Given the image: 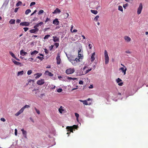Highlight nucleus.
Masks as SVG:
<instances>
[{"instance_id":"nucleus-8","label":"nucleus","mask_w":148,"mask_h":148,"mask_svg":"<svg viewBox=\"0 0 148 148\" xmlns=\"http://www.w3.org/2000/svg\"><path fill=\"white\" fill-rule=\"evenodd\" d=\"M12 62L14 63V64L17 66H21V62H18L16 61L14 59H12Z\"/></svg>"},{"instance_id":"nucleus-15","label":"nucleus","mask_w":148,"mask_h":148,"mask_svg":"<svg viewBox=\"0 0 148 148\" xmlns=\"http://www.w3.org/2000/svg\"><path fill=\"white\" fill-rule=\"evenodd\" d=\"M53 40L54 42H59V39L57 36H53Z\"/></svg>"},{"instance_id":"nucleus-21","label":"nucleus","mask_w":148,"mask_h":148,"mask_svg":"<svg viewBox=\"0 0 148 148\" xmlns=\"http://www.w3.org/2000/svg\"><path fill=\"white\" fill-rule=\"evenodd\" d=\"M38 53V52L37 51L34 50L33 51L31 52V55L32 56L34 55H36Z\"/></svg>"},{"instance_id":"nucleus-34","label":"nucleus","mask_w":148,"mask_h":148,"mask_svg":"<svg viewBox=\"0 0 148 148\" xmlns=\"http://www.w3.org/2000/svg\"><path fill=\"white\" fill-rule=\"evenodd\" d=\"M43 24V23L42 22H40L39 23L36 24V25L37 27H39V26Z\"/></svg>"},{"instance_id":"nucleus-11","label":"nucleus","mask_w":148,"mask_h":148,"mask_svg":"<svg viewBox=\"0 0 148 148\" xmlns=\"http://www.w3.org/2000/svg\"><path fill=\"white\" fill-rule=\"evenodd\" d=\"M39 31L38 29H33L30 30V32L32 33H36Z\"/></svg>"},{"instance_id":"nucleus-27","label":"nucleus","mask_w":148,"mask_h":148,"mask_svg":"<svg viewBox=\"0 0 148 148\" xmlns=\"http://www.w3.org/2000/svg\"><path fill=\"white\" fill-rule=\"evenodd\" d=\"M63 107L62 106H61L60 108L59 109V111L61 113H62V112L64 111V109H63Z\"/></svg>"},{"instance_id":"nucleus-7","label":"nucleus","mask_w":148,"mask_h":148,"mask_svg":"<svg viewBox=\"0 0 148 148\" xmlns=\"http://www.w3.org/2000/svg\"><path fill=\"white\" fill-rule=\"evenodd\" d=\"M66 55L68 60L71 62L72 60H73L75 59V58H74L73 56L70 55L68 56L66 53Z\"/></svg>"},{"instance_id":"nucleus-18","label":"nucleus","mask_w":148,"mask_h":148,"mask_svg":"<svg viewBox=\"0 0 148 148\" xmlns=\"http://www.w3.org/2000/svg\"><path fill=\"white\" fill-rule=\"evenodd\" d=\"M27 53L24 51L23 50H21L20 51V54L22 56H25L27 54Z\"/></svg>"},{"instance_id":"nucleus-58","label":"nucleus","mask_w":148,"mask_h":148,"mask_svg":"<svg viewBox=\"0 0 148 148\" xmlns=\"http://www.w3.org/2000/svg\"><path fill=\"white\" fill-rule=\"evenodd\" d=\"M79 84H83V82L82 80H80L79 82Z\"/></svg>"},{"instance_id":"nucleus-43","label":"nucleus","mask_w":148,"mask_h":148,"mask_svg":"<svg viewBox=\"0 0 148 148\" xmlns=\"http://www.w3.org/2000/svg\"><path fill=\"white\" fill-rule=\"evenodd\" d=\"M116 81L117 83H118L122 81V80L119 78H118L116 79Z\"/></svg>"},{"instance_id":"nucleus-48","label":"nucleus","mask_w":148,"mask_h":148,"mask_svg":"<svg viewBox=\"0 0 148 148\" xmlns=\"http://www.w3.org/2000/svg\"><path fill=\"white\" fill-rule=\"evenodd\" d=\"M36 3L35 2H32L30 4V6H31L34 5Z\"/></svg>"},{"instance_id":"nucleus-4","label":"nucleus","mask_w":148,"mask_h":148,"mask_svg":"<svg viewBox=\"0 0 148 148\" xmlns=\"http://www.w3.org/2000/svg\"><path fill=\"white\" fill-rule=\"evenodd\" d=\"M75 71L74 69L69 68L66 69V73L67 74H71L73 73Z\"/></svg>"},{"instance_id":"nucleus-41","label":"nucleus","mask_w":148,"mask_h":148,"mask_svg":"<svg viewBox=\"0 0 148 148\" xmlns=\"http://www.w3.org/2000/svg\"><path fill=\"white\" fill-rule=\"evenodd\" d=\"M62 91V89L61 88H59L57 90V91L58 92H61Z\"/></svg>"},{"instance_id":"nucleus-57","label":"nucleus","mask_w":148,"mask_h":148,"mask_svg":"<svg viewBox=\"0 0 148 148\" xmlns=\"http://www.w3.org/2000/svg\"><path fill=\"white\" fill-rule=\"evenodd\" d=\"M23 29L24 30V31L26 32L29 29V28L28 27H25Z\"/></svg>"},{"instance_id":"nucleus-16","label":"nucleus","mask_w":148,"mask_h":148,"mask_svg":"<svg viewBox=\"0 0 148 148\" xmlns=\"http://www.w3.org/2000/svg\"><path fill=\"white\" fill-rule=\"evenodd\" d=\"M95 52H94L92 55L91 58V61L92 62H93L95 60Z\"/></svg>"},{"instance_id":"nucleus-2","label":"nucleus","mask_w":148,"mask_h":148,"mask_svg":"<svg viewBox=\"0 0 148 148\" xmlns=\"http://www.w3.org/2000/svg\"><path fill=\"white\" fill-rule=\"evenodd\" d=\"M104 56L105 64H107L109 62V58L108 55V52L106 50L104 51Z\"/></svg>"},{"instance_id":"nucleus-28","label":"nucleus","mask_w":148,"mask_h":148,"mask_svg":"<svg viewBox=\"0 0 148 148\" xmlns=\"http://www.w3.org/2000/svg\"><path fill=\"white\" fill-rule=\"evenodd\" d=\"M15 20L14 19H12L9 21V23L10 24H14L15 23Z\"/></svg>"},{"instance_id":"nucleus-53","label":"nucleus","mask_w":148,"mask_h":148,"mask_svg":"<svg viewBox=\"0 0 148 148\" xmlns=\"http://www.w3.org/2000/svg\"><path fill=\"white\" fill-rule=\"evenodd\" d=\"M21 21V20L19 19H18L16 21V23H20Z\"/></svg>"},{"instance_id":"nucleus-23","label":"nucleus","mask_w":148,"mask_h":148,"mask_svg":"<svg viewBox=\"0 0 148 148\" xmlns=\"http://www.w3.org/2000/svg\"><path fill=\"white\" fill-rule=\"evenodd\" d=\"M63 14L64 16V18L65 19L67 18L69 16V14L66 12H64V13H63Z\"/></svg>"},{"instance_id":"nucleus-10","label":"nucleus","mask_w":148,"mask_h":148,"mask_svg":"<svg viewBox=\"0 0 148 148\" xmlns=\"http://www.w3.org/2000/svg\"><path fill=\"white\" fill-rule=\"evenodd\" d=\"M45 83L44 80L43 79L39 80L37 81V84L38 85H41Z\"/></svg>"},{"instance_id":"nucleus-33","label":"nucleus","mask_w":148,"mask_h":148,"mask_svg":"<svg viewBox=\"0 0 148 148\" xmlns=\"http://www.w3.org/2000/svg\"><path fill=\"white\" fill-rule=\"evenodd\" d=\"M9 53L13 58H14L16 57L14 54L12 52L10 51Z\"/></svg>"},{"instance_id":"nucleus-49","label":"nucleus","mask_w":148,"mask_h":148,"mask_svg":"<svg viewBox=\"0 0 148 148\" xmlns=\"http://www.w3.org/2000/svg\"><path fill=\"white\" fill-rule=\"evenodd\" d=\"M44 51L46 54L48 53V51L46 49H44Z\"/></svg>"},{"instance_id":"nucleus-38","label":"nucleus","mask_w":148,"mask_h":148,"mask_svg":"<svg viewBox=\"0 0 148 148\" xmlns=\"http://www.w3.org/2000/svg\"><path fill=\"white\" fill-rule=\"evenodd\" d=\"M81 49H80L79 50H78V56L79 57V58H81V57H82V55L81 54L79 53V52L81 51Z\"/></svg>"},{"instance_id":"nucleus-9","label":"nucleus","mask_w":148,"mask_h":148,"mask_svg":"<svg viewBox=\"0 0 148 148\" xmlns=\"http://www.w3.org/2000/svg\"><path fill=\"white\" fill-rule=\"evenodd\" d=\"M30 23H29L27 22H22L20 23V25L21 26H28L29 25Z\"/></svg>"},{"instance_id":"nucleus-59","label":"nucleus","mask_w":148,"mask_h":148,"mask_svg":"<svg viewBox=\"0 0 148 148\" xmlns=\"http://www.w3.org/2000/svg\"><path fill=\"white\" fill-rule=\"evenodd\" d=\"M17 130L16 129L15 130V136H17Z\"/></svg>"},{"instance_id":"nucleus-56","label":"nucleus","mask_w":148,"mask_h":148,"mask_svg":"<svg viewBox=\"0 0 148 148\" xmlns=\"http://www.w3.org/2000/svg\"><path fill=\"white\" fill-rule=\"evenodd\" d=\"M50 29V28L49 27H48V28H45L44 30H43V31H44V32H46L47 30L49 29Z\"/></svg>"},{"instance_id":"nucleus-13","label":"nucleus","mask_w":148,"mask_h":148,"mask_svg":"<svg viewBox=\"0 0 148 148\" xmlns=\"http://www.w3.org/2000/svg\"><path fill=\"white\" fill-rule=\"evenodd\" d=\"M21 131L22 132V134L23 135L24 137L25 138H27V132L26 131L24 130L23 129H22L21 130Z\"/></svg>"},{"instance_id":"nucleus-45","label":"nucleus","mask_w":148,"mask_h":148,"mask_svg":"<svg viewBox=\"0 0 148 148\" xmlns=\"http://www.w3.org/2000/svg\"><path fill=\"white\" fill-rule=\"evenodd\" d=\"M54 45L56 46V48H57L59 46V43H56L54 44Z\"/></svg>"},{"instance_id":"nucleus-22","label":"nucleus","mask_w":148,"mask_h":148,"mask_svg":"<svg viewBox=\"0 0 148 148\" xmlns=\"http://www.w3.org/2000/svg\"><path fill=\"white\" fill-rule=\"evenodd\" d=\"M33 92H34L35 94H36L38 93L40 91L38 89H35L34 88L32 90Z\"/></svg>"},{"instance_id":"nucleus-26","label":"nucleus","mask_w":148,"mask_h":148,"mask_svg":"<svg viewBox=\"0 0 148 148\" xmlns=\"http://www.w3.org/2000/svg\"><path fill=\"white\" fill-rule=\"evenodd\" d=\"M23 73L24 71H21L18 72L17 73V76L23 75Z\"/></svg>"},{"instance_id":"nucleus-37","label":"nucleus","mask_w":148,"mask_h":148,"mask_svg":"<svg viewBox=\"0 0 148 148\" xmlns=\"http://www.w3.org/2000/svg\"><path fill=\"white\" fill-rule=\"evenodd\" d=\"M44 11L43 10H40L38 12V15H40L41 14H42L43 13Z\"/></svg>"},{"instance_id":"nucleus-32","label":"nucleus","mask_w":148,"mask_h":148,"mask_svg":"<svg viewBox=\"0 0 148 148\" xmlns=\"http://www.w3.org/2000/svg\"><path fill=\"white\" fill-rule=\"evenodd\" d=\"M118 10L121 11V12L123 11V8L122 6L119 5L118 6Z\"/></svg>"},{"instance_id":"nucleus-47","label":"nucleus","mask_w":148,"mask_h":148,"mask_svg":"<svg viewBox=\"0 0 148 148\" xmlns=\"http://www.w3.org/2000/svg\"><path fill=\"white\" fill-rule=\"evenodd\" d=\"M35 109L36 110V112L38 114H40V112L39 110L37 109L36 108H35Z\"/></svg>"},{"instance_id":"nucleus-29","label":"nucleus","mask_w":148,"mask_h":148,"mask_svg":"<svg viewBox=\"0 0 148 148\" xmlns=\"http://www.w3.org/2000/svg\"><path fill=\"white\" fill-rule=\"evenodd\" d=\"M80 101L82 102L85 105H88V103L87 101L86 100L82 101V100H80Z\"/></svg>"},{"instance_id":"nucleus-55","label":"nucleus","mask_w":148,"mask_h":148,"mask_svg":"<svg viewBox=\"0 0 148 148\" xmlns=\"http://www.w3.org/2000/svg\"><path fill=\"white\" fill-rule=\"evenodd\" d=\"M3 122H5V119L3 118H2L0 119Z\"/></svg>"},{"instance_id":"nucleus-6","label":"nucleus","mask_w":148,"mask_h":148,"mask_svg":"<svg viewBox=\"0 0 148 148\" xmlns=\"http://www.w3.org/2000/svg\"><path fill=\"white\" fill-rule=\"evenodd\" d=\"M143 8L142 4L141 3H140V4L138 8L137 13L138 14H139L141 13Z\"/></svg>"},{"instance_id":"nucleus-17","label":"nucleus","mask_w":148,"mask_h":148,"mask_svg":"<svg viewBox=\"0 0 148 148\" xmlns=\"http://www.w3.org/2000/svg\"><path fill=\"white\" fill-rule=\"evenodd\" d=\"M61 12L60 10L58 8H56V9L53 12V13L56 14L57 13H59Z\"/></svg>"},{"instance_id":"nucleus-60","label":"nucleus","mask_w":148,"mask_h":148,"mask_svg":"<svg viewBox=\"0 0 148 148\" xmlns=\"http://www.w3.org/2000/svg\"><path fill=\"white\" fill-rule=\"evenodd\" d=\"M34 60V59L32 58H29L28 59V60L32 62Z\"/></svg>"},{"instance_id":"nucleus-35","label":"nucleus","mask_w":148,"mask_h":148,"mask_svg":"<svg viewBox=\"0 0 148 148\" xmlns=\"http://www.w3.org/2000/svg\"><path fill=\"white\" fill-rule=\"evenodd\" d=\"M22 4V2L20 1H19L18 2V3H16V6L18 7L19 5H20Z\"/></svg>"},{"instance_id":"nucleus-62","label":"nucleus","mask_w":148,"mask_h":148,"mask_svg":"<svg viewBox=\"0 0 148 148\" xmlns=\"http://www.w3.org/2000/svg\"><path fill=\"white\" fill-rule=\"evenodd\" d=\"M18 8H15L14 10V12H16L18 10Z\"/></svg>"},{"instance_id":"nucleus-30","label":"nucleus","mask_w":148,"mask_h":148,"mask_svg":"<svg viewBox=\"0 0 148 148\" xmlns=\"http://www.w3.org/2000/svg\"><path fill=\"white\" fill-rule=\"evenodd\" d=\"M31 12V10L30 9H27V10H26V11L25 12V14H26L27 15L30 12Z\"/></svg>"},{"instance_id":"nucleus-31","label":"nucleus","mask_w":148,"mask_h":148,"mask_svg":"<svg viewBox=\"0 0 148 148\" xmlns=\"http://www.w3.org/2000/svg\"><path fill=\"white\" fill-rule=\"evenodd\" d=\"M90 11L92 13L95 14H96L98 13L97 11L96 10H91Z\"/></svg>"},{"instance_id":"nucleus-54","label":"nucleus","mask_w":148,"mask_h":148,"mask_svg":"<svg viewBox=\"0 0 148 148\" xmlns=\"http://www.w3.org/2000/svg\"><path fill=\"white\" fill-rule=\"evenodd\" d=\"M88 47L90 49H91L92 47V45L91 44H89L88 45Z\"/></svg>"},{"instance_id":"nucleus-25","label":"nucleus","mask_w":148,"mask_h":148,"mask_svg":"<svg viewBox=\"0 0 148 148\" xmlns=\"http://www.w3.org/2000/svg\"><path fill=\"white\" fill-rule=\"evenodd\" d=\"M36 75L35 78L36 79H37L40 77L42 75L41 73H38L34 75Z\"/></svg>"},{"instance_id":"nucleus-3","label":"nucleus","mask_w":148,"mask_h":148,"mask_svg":"<svg viewBox=\"0 0 148 148\" xmlns=\"http://www.w3.org/2000/svg\"><path fill=\"white\" fill-rule=\"evenodd\" d=\"M77 127L78 126L77 125H74L72 127L67 126L66 127V129L69 130L71 132H73V130L74 129L75 130V129H77Z\"/></svg>"},{"instance_id":"nucleus-20","label":"nucleus","mask_w":148,"mask_h":148,"mask_svg":"<svg viewBox=\"0 0 148 148\" xmlns=\"http://www.w3.org/2000/svg\"><path fill=\"white\" fill-rule=\"evenodd\" d=\"M45 73L46 75H48L49 76L52 77L53 75V74L51 72H49L48 71H46L45 72Z\"/></svg>"},{"instance_id":"nucleus-5","label":"nucleus","mask_w":148,"mask_h":148,"mask_svg":"<svg viewBox=\"0 0 148 148\" xmlns=\"http://www.w3.org/2000/svg\"><path fill=\"white\" fill-rule=\"evenodd\" d=\"M80 62L79 58L77 59V58H75V59L71 60V62L72 64L74 66H75L77 65L78 62Z\"/></svg>"},{"instance_id":"nucleus-39","label":"nucleus","mask_w":148,"mask_h":148,"mask_svg":"<svg viewBox=\"0 0 148 148\" xmlns=\"http://www.w3.org/2000/svg\"><path fill=\"white\" fill-rule=\"evenodd\" d=\"M37 58L40 59L41 61H42L44 58L43 57H40L39 56H38L36 57Z\"/></svg>"},{"instance_id":"nucleus-42","label":"nucleus","mask_w":148,"mask_h":148,"mask_svg":"<svg viewBox=\"0 0 148 148\" xmlns=\"http://www.w3.org/2000/svg\"><path fill=\"white\" fill-rule=\"evenodd\" d=\"M32 71L31 70H29L27 71V74L28 75H30L32 73Z\"/></svg>"},{"instance_id":"nucleus-52","label":"nucleus","mask_w":148,"mask_h":148,"mask_svg":"<svg viewBox=\"0 0 148 148\" xmlns=\"http://www.w3.org/2000/svg\"><path fill=\"white\" fill-rule=\"evenodd\" d=\"M91 70H92L91 69H90L87 70L86 71L85 73H88L89 72L91 71Z\"/></svg>"},{"instance_id":"nucleus-51","label":"nucleus","mask_w":148,"mask_h":148,"mask_svg":"<svg viewBox=\"0 0 148 148\" xmlns=\"http://www.w3.org/2000/svg\"><path fill=\"white\" fill-rule=\"evenodd\" d=\"M38 20V18L36 17H35L34 19L32 21V22L33 21H37Z\"/></svg>"},{"instance_id":"nucleus-36","label":"nucleus","mask_w":148,"mask_h":148,"mask_svg":"<svg viewBox=\"0 0 148 148\" xmlns=\"http://www.w3.org/2000/svg\"><path fill=\"white\" fill-rule=\"evenodd\" d=\"M50 36V35H47L45 36L44 37V39H47Z\"/></svg>"},{"instance_id":"nucleus-61","label":"nucleus","mask_w":148,"mask_h":148,"mask_svg":"<svg viewBox=\"0 0 148 148\" xmlns=\"http://www.w3.org/2000/svg\"><path fill=\"white\" fill-rule=\"evenodd\" d=\"M123 84V82H119L118 83V85L119 86H122Z\"/></svg>"},{"instance_id":"nucleus-40","label":"nucleus","mask_w":148,"mask_h":148,"mask_svg":"<svg viewBox=\"0 0 148 148\" xmlns=\"http://www.w3.org/2000/svg\"><path fill=\"white\" fill-rule=\"evenodd\" d=\"M128 6V3H126L123 5V7L125 9H126V7Z\"/></svg>"},{"instance_id":"nucleus-46","label":"nucleus","mask_w":148,"mask_h":148,"mask_svg":"<svg viewBox=\"0 0 148 148\" xmlns=\"http://www.w3.org/2000/svg\"><path fill=\"white\" fill-rule=\"evenodd\" d=\"M75 115L76 117V118H78L79 117V114L77 113H75Z\"/></svg>"},{"instance_id":"nucleus-63","label":"nucleus","mask_w":148,"mask_h":148,"mask_svg":"<svg viewBox=\"0 0 148 148\" xmlns=\"http://www.w3.org/2000/svg\"><path fill=\"white\" fill-rule=\"evenodd\" d=\"M125 53H131V52L129 51L128 50L126 51H125Z\"/></svg>"},{"instance_id":"nucleus-19","label":"nucleus","mask_w":148,"mask_h":148,"mask_svg":"<svg viewBox=\"0 0 148 148\" xmlns=\"http://www.w3.org/2000/svg\"><path fill=\"white\" fill-rule=\"evenodd\" d=\"M124 39L127 42H129L131 40V38L128 36H125Z\"/></svg>"},{"instance_id":"nucleus-50","label":"nucleus","mask_w":148,"mask_h":148,"mask_svg":"<svg viewBox=\"0 0 148 148\" xmlns=\"http://www.w3.org/2000/svg\"><path fill=\"white\" fill-rule=\"evenodd\" d=\"M49 21H50V19L48 18H47L45 21V23H46Z\"/></svg>"},{"instance_id":"nucleus-12","label":"nucleus","mask_w":148,"mask_h":148,"mask_svg":"<svg viewBox=\"0 0 148 148\" xmlns=\"http://www.w3.org/2000/svg\"><path fill=\"white\" fill-rule=\"evenodd\" d=\"M53 23L56 25H58L59 24V21H58V18H55L53 21Z\"/></svg>"},{"instance_id":"nucleus-1","label":"nucleus","mask_w":148,"mask_h":148,"mask_svg":"<svg viewBox=\"0 0 148 148\" xmlns=\"http://www.w3.org/2000/svg\"><path fill=\"white\" fill-rule=\"evenodd\" d=\"M30 106L28 105H26L24 106L15 114V115L16 116H18L19 114L23 113L25 108H28Z\"/></svg>"},{"instance_id":"nucleus-24","label":"nucleus","mask_w":148,"mask_h":148,"mask_svg":"<svg viewBox=\"0 0 148 148\" xmlns=\"http://www.w3.org/2000/svg\"><path fill=\"white\" fill-rule=\"evenodd\" d=\"M56 58L57 60V63L58 64H60V63L61 61V59L59 57L58 58Z\"/></svg>"},{"instance_id":"nucleus-64","label":"nucleus","mask_w":148,"mask_h":148,"mask_svg":"<svg viewBox=\"0 0 148 148\" xmlns=\"http://www.w3.org/2000/svg\"><path fill=\"white\" fill-rule=\"evenodd\" d=\"M59 57V58H60V53H58L57 55V57H56V58H58Z\"/></svg>"},{"instance_id":"nucleus-14","label":"nucleus","mask_w":148,"mask_h":148,"mask_svg":"<svg viewBox=\"0 0 148 148\" xmlns=\"http://www.w3.org/2000/svg\"><path fill=\"white\" fill-rule=\"evenodd\" d=\"M119 70H121L122 72L123 73L124 75H125L126 74V72L127 70V69L126 67L125 68V69H124V68L123 67H121L119 69Z\"/></svg>"},{"instance_id":"nucleus-44","label":"nucleus","mask_w":148,"mask_h":148,"mask_svg":"<svg viewBox=\"0 0 148 148\" xmlns=\"http://www.w3.org/2000/svg\"><path fill=\"white\" fill-rule=\"evenodd\" d=\"M99 16L98 15H97L94 18V20L97 21L98 20V18H99Z\"/></svg>"}]
</instances>
